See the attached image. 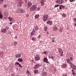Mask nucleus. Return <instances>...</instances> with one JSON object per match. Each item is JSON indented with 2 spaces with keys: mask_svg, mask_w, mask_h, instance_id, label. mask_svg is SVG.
Here are the masks:
<instances>
[{
  "mask_svg": "<svg viewBox=\"0 0 76 76\" xmlns=\"http://www.w3.org/2000/svg\"><path fill=\"white\" fill-rule=\"evenodd\" d=\"M17 55L18 58H19V57H20V56H21V54H18Z\"/></svg>",
  "mask_w": 76,
  "mask_h": 76,
  "instance_id": "c85d7f7f",
  "label": "nucleus"
},
{
  "mask_svg": "<svg viewBox=\"0 0 76 76\" xmlns=\"http://www.w3.org/2000/svg\"><path fill=\"white\" fill-rule=\"evenodd\" d=\"M56 2L58 4H61V3H64V1L63 0H58L56 1Z\"/></svg>",
  "mask_w": 76,
  "mask_h": 76,
  "instance_id": "39448f33",
  "label": "nucleus"
},
{
  "mask_svg": "<svg viewBox=\"0 0 76 76\" xmlns=\"http://www.w3.org/2000/svg\"><path fill=\"white\" fill-rule=\"evenodd\" d=\"M4 54V52L3 51H2L0 52V56H1V57H3V55Z\"/></svg>",
  "mask_w": 76,
  "mask_h": 76,
  "instance_id": "4468645a",
  "label": "nucleus"
},
{
  "mask_svg": "<svg viewBox=\"0 0 76 76\" xmlns=\"http://www.w3.org/2000/svg\"><path fill=\"white\" fill-rule=\"evenodd\" d=\"M32 1H30L28 3V6L27 8H29L31 6H32Z\"/></svg>",
  "mask_w": 76,
  "mask_h": 76,
  "instance_id": "20e7f679",
  "label": "nucleus"
},
{
  "mask_svg": "<svg viewBox=\"0 0 76 76\" xmlns=\"http://www.w3.org/2000/svg\"><path fill=\"white\" fill-rule=\"evenodd\" d=\"M76 66H75V65H73V68L74 69V70H76Z\"/></svg>",
  "mask_w": 76,
  "mask_h": 76,
  "instance_id": "ea45409f",
  "label": "nucleus"
},
{
  "mask_svg": "<svg viewBox=\"0 0 76 76\" xmlns=\"http://www.w3.org/2000/svg\"><path fill=\"white\" fill-rule=\"evenodd\" d=\"M47 23L52 25H53V22L52 21L48 20L47 22Z\"/></svg>",
  "mask_w": 76,
  "mask_h": 76,
  "instance_id": "f8f14e48",
  "label": "nucleus"
},
{
  "mask_svg": "<svg viewBox=\"0 0 76 76\" xmlns=\"http://www.w3.org/2000/svg\"><path fill=\"white\" fill-rule=\"evenodd\" d=\"M61 53V56H63V55H64L63 53Z\"/></svg>",
  "mask_w": 76,
  "mask_h": 76,
  "instance_id": "de8ad7c7",
  "label": "nucleus"
},
{
  "mask_svg": "<svg viewBox=\"0 0 76 76\" xmlns=\"http://www.w3.org/2000/svg\"><path fill=\"white\" fill-rule=\"evenodd\" d=\"M62 9H64V6H62Z\"/></svg>",
  "mask_w": 76,
  "mask_h": 76,
  "instance_id": "4d7b16f0",
  "label": "nucleus"
},
{
  "mask_svg": "<svg viewBox=\"0 0 76 76\" xmlns=\"http://www.w3.org/2000/svg\"><path fill=\"white\" fill-rule=\"evenodd\" d=\"M18 1V7H21L22 6V0H17Z\"/></svg>",
  "mask_w": 76,
  "mask_h": 76,
  "instance_id": "1a4fd4ad",
  "label": "nucleus"
},
{
  "mask_svg": "<svg viewBox=\"0 0 76 76\" xmlns=\"http://www.w3.org/2000/svg\"><path fill=\"white\" fill-rule=\"evenodd\" d=\"M50 58H52V60H54V57H53V55H50Z\"/></svg>",
  "mask_w": 76,
  "mask_h": 76,
  "instance_id": "f3484780",
  "label": "nucleus"
},
{
  "mask_svg": "<svg viewBox=\"0 0 76 76\" xmlns=\"http://www.w3.org/2000/svg\"><path fill=\"white\" fill-rule=\"evenodd\" d=\"M74 20L75 22H76V18H74Z\"/></svg>",
  "mask_w": 76,
  "mask_h": 76,
  "instance_id": "864d4df0",
  "label": "nucleus"
},
{
  "mask_svg": "<svg viewBox=\"0 0 76 76\" xmlns=\"http://www.w3.org/2000/svg\"><path fill=\"white\" fill-rule=\"evenodd\" d=\"M26 16L27 17H28V16H29L28 15H26Z\"/></svg>",
  "mask_w": 76,
  "mask_h": 76,
  "instance_id": "0e129e2a",
  "label": "nucleus"
},
{
  "mask_svg": "<svg viewBox=\"0 0 76 76\" xmlns=\"http://www.w3.org/2000/svg\"><path fill=\"white\" fill-rule=\"evenodd\" d=\"M57 27H54V30L55 31H57Z\"/></svg>",
  "mask_w": 76,
  "mask_h": 76,
  "instance_id": "c9c22d12",
  "label": "nucleus"
},
{
  "mask_svg": "<svg viewBox=\"0 0 76 76\" xmlns=\"http://www.w3.org/2000/svg\"><path fill=\"white\" fill-rule=\"evenodd\" d=\"M59 7V9H62V8H61V6H60Z\"/></svg>",
  "mask_w": 76,
  "mask_h": 76,
  "instance_id": "5fc2aeb1",
  "label": "nucleus"
},
{
  "mask_svg": "<svg viewBox=\"0 0 76 76\" xmlns=\"http://www.w3.org/2000/svg\"><path fill=\"white\" fill-rule=\"evenodd\" d=\"M69 60L71 61L72 62H73V57H70Z\"/></svg>",
  "mask_w": 76,
  "mask_h": 76,
  "instance_id": "4be33fe9",
  "label": "nucleus"
},
{
  "mask_svg": "<svg viewBox=\"0 0 76 76\" xmlns=\"http://www.w3.org/2000/svg\"><path fill=\"white\" fill-rule=\"evenodd\" d=\"M16 64L17 65H19V64H19V63L18 62H16Z\"/></svg>",
  "mask_w": 76,
  "mask_h": 76,
  "instance_id": "09e8293b",
  "label": "nucleus"
},
{
  "mask_svg": "<svg viewBox=\"0 0 76 76\" xmlns=\"http://www.w3.org/2000/svg\"><path fill=\"white\" fill-rule=\"evenodd\" d=\"M7 7V4H4V5L3 7L4 8L6 7Z\"/></svg>",
  "mask_w": 76,
  "mask_h": 76,
  "instance_id": "a19ab883",
  "label": "nucleus"
},
{
  "mask_svg": "<svg viewBox=\"0 0 76 76\" xmlns=\"http://www.w3.org/2000/svg\"><path fill=\"white\" fill-rule=\"evenodd\" d=\"M67 1V0H65V2H66Z\"/></svg>",
  "mask_w": 76,
  "mask_h": 76,
  "instance_id": "338daca9",
  "label": "nucleus"
},
{
  "mask_svg": "<svg viewBox=\"0 0 76 76\" xmlns=\"http://www.w3.org/2000/svg\"><path fill=\"white\" fill-rule=\"evenodd\" d=\"M67 65L66 64H64L63 65V67H64V68H66L67 67Z\"/></svg>",
  "mask_w": 76,
  "mask_h": 76,
  "instance_id": "cd10ccee",
  "label": "nucleus"
},
{
  "mask_svg": "<svg viewBox=\"0 0 76 76\" xmlns=\"http://www.w3.org/2000/svg\"><path fill=\"white\" fill-rule=\"evenodd\" d=\"M27 73H28V75H29L30 74V72H29V71H27V72H26Z\"/></svg>",
  "mask_w": 76,
  "mask_h": 76,
  "instance_id": "a18cd8bd",
  "label": "nucleus"
},
{
  "mask_svg": "<svg viewBox=\"0 0 76 76\" xmlns=\"http://www.w3.org/2000/svg\"><path fill=\"white\" fill-rule=\"evenodd\" d=\"M4 14L5 15H7V12H5Z\"/></svg>",
  "mask_w": 76,
  "mask_h": 76,
  "instance_id": "603ef678",
  "label": "nucleus"
},
{
  "mask_svg": "<svg viewBox=\"0 0 76 76\" xmlns=\"http://www.w3.org/2000/svg\"><path fill=\"white\" fill-rule=\"evenodd\" d=\"M31 40H32L33 41H35V40H36V38H35V37H32L31 38Z\"/></svg>",
  "mask_w": 76,
  "mask_h": 76,
  "instance_id": "bb28decb",
  "label": "nucleus"
},
{
  "mask_svg": "<svg viewBox=\"0 0 76 76\" xmlns=\"http://www.w3.org/2000/svg\"><path fill=\"white\" fill-rule=\"evenodd\" d=\"M39 15H36L35 16V18L36 19H38V18L39 17Z\"/></svg>",
  "mask_w": 76,
  "mask_h": 76,
  "instance_id": "a878e982",
  "label": "nucleus"
},
{
  "mask_svg": "<svg viewBox=\"0 0 76 76\" xmlns=\"http://www.w3.org/2000/svg\"><path fill=\"white\" fill-rule=\"evenodd\" d=\"M34 73L37 74V73H38V70H35L34 71Z\"/></svg>",
  "mask_w": 76,
  "mask_h": 76,
  "instance_id": "a211bd4d",
  "label": "nucleus"
},
{
  "mask_svg": "<svg viewBox=\"0 0 76 76\" xmlns=\"http://www.w3.org/2000/svg\"><path fill=\"white\" fill-rule=\"evenodd\" d=\"M67 63L69 64L70 65H72V62H71V61L69 59H67L66 60Z\"/></svg>",
  "mask_w": 76,
  "mask_h": 76,
  "instance_id": "6e6552de",
  "label": "nucleus"
},
{
  "mask_svg": "<svg viewBox=\"0 0 76 76\" xmlns=\"http://www.w3.org/2000/svg\"><path fill=\"white\" fill-rule=\"evenodd\" d=\"M60 6H61V7H62L63 5H60Z\"/></svg>",
  "mask_w": 76,
  "mask_h": 76,
  "instance_id": "bf43d9fd",
  "label": "nucleus"
},
{
  "mask_svg": "<svg viewBox=\"0 0 76 76\" xmlns=\"http://www.w3.org/2000/svg\"><path fill=\"white\" fill-rule=\"evenodd\" d=\"M40 58V56L38 55H36V57H35V60L36 61H38L39 60Z\"/></svg>",
  "mask_w": 76,
  "mask_h": 76,
  "instance_id": "9d476101",
  "label": "nucleus"
},
{
  "mask_svg": "<svg viewBox=\"0 0 76 76\" xmlns=\"http://www.w3.org/2000/svg\"><path fill=\"white\" fill-rule=\"evenodd\" d=\"M43 61L46 63H48V64H50V62L48 61V59H47V58H45L43 59Z\"/></svg>",
  "mask_w": 76,
  "mask_h": 76,
  "instance_id": "423d86ee",
  "label": "nucleus"
},
{
  "mask_svg": "<svg viewBox=\"0 0 76 76\" xmlns=\"http://www.w3.org/2000/svg\"><path fill=\"white\" fill-rule=\"evenodd\" d=\"M47 73L45 72L43 73L42 76H47Z\"/></svg>",
  "mask_w": 76,
  "mask_h": 76,
  "instance_id": "2eb2a0df",
  "label": "nucleus"
},
{
  "mask_svg": "<svg viewBox=\"0 0 76 76\" xmlns=\"http://www.w3.org/2000/svg\"><path fill=\"white\" fill-rule=\"evenodd\" d=\"M16 56H15V57H16V58H18V56H17V55H16Z\"/></svg>",
  "mask_w": 76,
  "mask_h": 76,
  "instance_id": "052dcab7",
  "label": "nucleus"
},
{
  "mask_svg": "<svg viewBox=\"0 0 76 76\" xmlns=\"http://www.w3.org/2000/svg\"><path fill=\"white\" fill-rule=\"evenodd\" d=\"M58 52H59L60 54H61V53H63V50L60 48L58 49Z\"/></svg>",
  "mask_w": 76,
  "mask_h": 76,
  "instance_id": "ddd939ff",
  "label": "nucleus"
},
{
  "mask_svg": "<svg viewBox=\"0 0 76 76\" xmlns=\"http://www.w3.org/2000/svg\"><path fill=\"white\" fill-rule=\"evenodd\" d=\"M17 12L19 13H25V11L23 9H19L17 10Z\"/></svg>",
  "mask_w": 76,
  "mask_h": 76,
  "instance_id": "7ed1b4c3",
  "label": "nucleus"
},
{
  "mask_svg": "<svg viewBox=\"0 0 76 76\" xmlns=\"http://www.w3.org/2000/svg\"><path fill=\"white\" fill-rule=\"evenodd\" d=\"M47 35H48V34H49V33L48 32H47L46 33Z\"/></svg>",
  "mask_w": 76,
  "mask_h": 76,
  "instance_id": "13d9d810",
  "label": "nucleus"
},
{
  "mask_svg": "<svg viewBox=\"0 0 76 76\" xmlns=\"http://www.w3.org/2000/svg\"><path fill=\"white\" fill-rule=\"evenodd\" d=\"M3 18V15L1 14V12H0V18L2 19Z\"/></svg>",
  "mask_w": 76,
  "mask_h": 76,
  "instance_id": "5701e85b",
  "label": "nucleus"
},
{
  "mask_svg": "<svg viewBox=\"0 0 76 76\" xmlns=\"http://www.w3.org/2000/svg\"><path fill=\"white\" fill-rule=\"evenodd\" d=\"M62 16H64V17H66V14L64 13H63V14L62 15Z\"/></svg>",
  "mask_w": 76,
  "mask_h": 76,
  "instance_id": "393cba45",
  "label": "nucleus"
},
{
  "mask_svg": "<svg viewBox=\"0 0 76 76\" xmlns=\"http://www.w3.org/2000/svg\"><path fill=\"white\" fill-rule=\"evenodd\" d=\"M73 75V76H76V73L75 72H74L73 73H72Z\"/></svg>",
  "mask_w": 76,
  "mask_h": 76,
  "instance_id": "49530a36",
  "label": "nucleus"
},
{
  "mask_svg": "<svg viewBox=\"0 0 76 76\" xmlns=\"http://www.w3.org/2000/svg\"><path fill=\"white\" fill-rule=\"evenodd\" d=\"M72 73H75V71H74V70L72 69Z\"/></svg>",
  "mask_w": 76,
  "mask_h": 76,
  "instance_id": "37998d69",
  "label": "nucleus"
},
{
  "mask_svg": "<svg viewBox=\"0 0 76 76\" xmlns=\"http://www.w3.org/2000/svg\"><path fill=\"white\" fill-rule=\"evenodd\" d=\"M33 32V33L34 34H35V28H34L33 29L32 31Z\"/></svg>",
  "mask_w": 76,
  "mask_h": 76,
  "instance_id": "b1692460",
  "label": "nucleus"
},
{
  "mask_svg": "<svg viewBox=\"0 0 76 76\" xmlns=\"http://www.w3.org/2000/svg\"><path fill=\"white\" fill-rule=\"evenodd\" d=\"M4 0H0V4H1L3 2V1Z\"/></svg>",
  "mask_w": 76,
  "mask_h": 76,
  "instance_id": "f704fd0d",
  "label": "nucleus"
},
{
  "mask_svg": "<svg viewBox=\"0 0 76 76\" xmlns=\"http://www.w3.org/2000/svg\"><path fill=\"white\" fill-rule=\"evenodd\" d=\"M43 53L44 54H47V52L46 51H45L44 52H43Z\"/></svg>",
  "mask_w": 76,
  "mask_h": 76,
  "instance_id": "79ce46f5",
  "label": "nucleus"
},
{
  "mask_svg": "<svg viewBox=\"0 0 76 76\" xmlns=\"http://www.w3.org/2000/svg\"><path fill=\"white\" fill-rule=\"evenodd\" d=\"M37 10H38V11L40 10V8H37Z\"/></svg>",
  "mask_w": 76,
  "mask_h": 76,
  "instance_id": "c03bdc74",
  "label": "nucleus"
},
{
  "mask_svg": "<svg viewBox=\"0 0 76 76\" xmlns=\"http://www.w3.org/2000/svg\"><path fill=\"white\" fill-rule=\"evenodd\" d=\"M31 36H32L33 35H35V34L34 33H33V32L32 31L31 33Z\"/></svg>",
  "mask_w": 76,
  "mask_h": 76,
  "instance_id": "2f4dec72",
  "label": "nucleus"
},
{
  "mask_svg": "<svg viewBox=\"0 0 76 76\" xmlns=\"http://www.w3.org/2000/svg\"><path fill=\"white\" fill-rule=\"evenodd\" d=\"M39 67H40V65L38 64H37L34 67V69H38Z\"/></svg>",
  "mask_w": 76,
  "mask_h": 76,
  "instance_id": "0eeeda50",
  "label": "nucleus"
},
{
  "mask_svg": "<svg viewBox=\"0 0 76 76\" xmlns=\"http://www.w3.org/2000/svg\"><path fill=\"white\" fill-rule=\"evenodd\" d=\"M18 61L20 62H22L23 61V59L22 58H19L18 59Z\"/></svg>",
  "mask_w": 76,
  "mask_h": 76,
  "instance_id": "dca6fc26",
  "label": "nucleus"
},
{
  "mask_svg": "<svg viewBox=\"0 0 76 76\" xmlns=\"http://www.w3.org/2000/svg\"><path fill=\"white\" fill-rule=\"evenodd\" d=\"M75 26H76V23H75Z\"/></svg>",
  "mask_w": 76,
  "mask_h": 76,
  "instance_id": "e2e57ef3",
  "label": "nucleus"
},
{
  "mask_svg": "<svg viewBox=\"0 0 76 76\" xmlns=\"http://www.w3.org/2000/svg\"><path fill=\"white\" fill-rule=\"evenodd\" d=\"M48 15L45 14L43 15V20L44 22L47 21L48 19Z\"/></svg>",
  "mask_w": 76,
  "mask_h": 76,
  "instance_id": "f03ea898",
  "label": "nucleus"
},
{
  "mask_svg": "<svg viewBox=\"0 0 76 76\" xmlns=\"http://www.w3.org/2000/svg\"><path fill=\"white\" fill-rule=\"evenodd\" d=\"M60 6V5L57 4V5H55L54 6V7H58Z\"/></svg>",
  "mask_w": 76,
  "mask_h": 76,
  "instance_id": "7c9ffc66",
  "label": "nucleus"
},
{
  "mask_svg": "<svg viewBox=\"0 0 76 76\" xmlns=\"http://www.w3.org/2000/svg\"><path fill=\"white\" fill-rule=\"evenodd\" d=\"M9 20H10V21H12L13 20H12V18L10 17L8 18Z\"/></svg>",
  "mask_w": 76,
  "mask_h": 76,
  "instance_id": "412c9836",
  "label": "nucleus"
},
{
  "mask_svg": "<svg viewBox=\"0 0 76 76\" xmlns=\"http://www.w3.org/2000/svg\"><path fill=\"white\" fill-rule=\"evenodd\" d=\"M55 39V38H53L52 39V41L53 42H54V39Z\"/></svg>",
  "mask_w": 76,
  "mask_h": 76,
  "instance_id": "473e14b6",
  "label": "nucleus"
},
{
  "mask_svg": "<svg viewBox=\"0 0 76 76\" xmlns=\"http://www.w3.org/2000/svg\"><path fill=\"white\" fill-rule=\"evenodd\" d=\"M15 37L16 39H17V36H15Z\"/></svg>",
  "mask_w": 76,
  "mask_h": 76,
  "instance_id": "680f3d73",
  "label": "nucleus"
},
{
  "mask_svg": "<svg viewBox=\"0 0 76 76\" xmlns=\"http://www.w3.org/2000/svg\"><path fill=\"white\" fill-rule=\"evenodd\" d=\"M59 31L60 32H61L63 31V30H62V28H59Z\"/></svg>",
  "mask_w": 76,
  "mask_h": 76,
  "instance_id": "aec40b11",
  "label": "nucleus"
},
{
  "mask_svg": "<svg viewBox=\"0 0 76 76\" xmlns=\"http://www.w3.org/2000/svg\"><path fill=\"white\" fill-rule=\"evenodd\" d=\"M17 70H18V69H17Z\"/></svg>",
  "mask_w": 76,
  "mask_h": 76,
  "instance_id": "774afa93",
  "label": "nucleus"
},
{
  "mask_svg": "<svg viewBox=\"0 0 76 76\" xmlns=\"http://www.w3.org/2000/svg\"><path fill=\"white\" fill-rule=\"evenodd\" d=\"M19 66V67H20V68H21V67H23V66H21V64H20L18 65Z\"/></svg>",
  "mask_w": 76,
  "mask_h": 76,
  "instance_id": "4c0bfd02",
  "label": "nucleus"
},
{
  "mask_svg": "<svg viewBox=\"0 0 76 76\" xmlns=\"http://www.w3.org/2000/svg\"><path fill=\"white\" fill-rule=\"evenodd\" d=\"M75 0H69V1L70 2H73V1H75Z\"/></svg>",
  "mask_w": 76,
  "mask_h": 76,
  "instance_id": "58836bf2",
  "label": "nucleus"
},
{
  "mask_svg": "<svg viewBox=\"0 0 76 76\" xmlns=\"http://www.w3.org/2000/svg\"><path fill=\"white\" fill-rule=\"evenodd\" d=\"M41 37V35H39V36H38V38H40V37Z\"/></svg>",
  "mask_w": 76,
  "mask_h": 76,
  "instance_id": "8fccbe9b",
  "label": "nucleus"
},
{
  "mask_svg": "<svg viewBox=\"0 0 76 76\" xmlns=\"http://www.w3.org/2000/svg\"><path fill=\"white\" fill-rule=\"evenodd\" d=\"M44 4H45V3H44V2H41V6H44Z\"/></svg>",
  "mask_w": 76,
  "mask_h": 76,
  "instance_id": "72a5a7b5",
  "label": "nucleus"
},
{
  "mask_svg": "<svg viewBox=\"0 0 76 76\" xmlns=\"http://www.w3.org/2000/svg\"><path fill=\"white\" fill-rule=\"evenodd\" d=\"M1 32L2 33H6L7 32V29L6 28H2L1 29Z\"/></svg>",
  "mask_w": 76,
  "mask_h": 76,
  "instance_id": "9b49d317",
  "label": "nucleus"
},
{
  "mask_svg": "<svg viewBox=\"0 0 76 76\" xmlns=\"http://www.w3.org/2000/svg\"><path fill=\"white\" fill-rule=\"evenodd\" d=\"M37 6L36 5H33L30 8L31 11H34L36 10Z\"/></svg>",
  "mask_w": 76,
  "mask_h": 76,
  "instance_id": "f257e3e1",
  "label": "nucleus"
},
{
  "mask_svg": "<svg viewBox=\"0 0 76 76\" xmlns=\"http://www.w3.org/2000/svg\"><path fill=\"white\" fill-rule=\"evenodd\" d=\"M48 29V28H47V27H45L44 28V30L45 31H47Z\"/></svg>",
  "mask_w": 76,
  "mask_h": 76,
  "instance_id": "c756f323",
  "label": "nucleus"
},
{
  "mask_svg": "<svg viewBox=\"0 0 76 76\" xmlns=\"http://www.w3.org/2000/svg\"><path fill=\"white\" fill-rule=\"evenodd\" d=\"M46 1V0H42V1L43 2H45V1Z\"/></svg>",
  "mask_w": 76,
  "mask_h": 76,
  "instance_id": "6e6d98bb",
  "label": "nucleus"
},
{
  "mask_svg": "<svg viewBox=\"0 0 76 76\" xmlns=\"http://www.w3.org/2000/svg\"><path fill=\"white\" fill-rule=\"evenodd\" d=\"M35 31H38V29H39V28H38V27L36 26V27H35Z\"/></svg>",
  "mask_w": 76,
  "mask_h": 76,
  "instance_id": "6ab92c4d",
  "label": "nucleus"
},
{
  "mask_svg": "<svg viewBox=\"0 0 76 76\" xmlns=\"http://www.w3.org/2000/svg\"><path fill=\"white\" fill-rule=\"evenodd\" d=\"M62 76H67V75L65 74V75H63Z\"/></svg>",
  "mask_w": 76,
  "mask_h": 76,
  "instance_id": "3c124183",
  "label": "nucleus"
},
{
  "mask_svg": "<svg viewBox=\"0 0 76 76\" xmlns=\"http://www.w3.org/2000/svg\"><path fill=\"white\" fill-rule=\"evenodd\" d=\"M14 45L16 46L17 45V42H15L14 43Z\"/></svg>",
  "mask_w": 76,
  "mask_h": 76,
  "instance_id": "e433bc0d",
  "label": "nucleus"
},
{
  "mask_svg": "<svg viewBox=\"0 0 76 76\" xmlns=\"http://www.w3.org/2000/svg\"><path fill=\"white\" fill-rule=\"evenodd\" d=\"M12 23L11 22L10 23V24H12Z\"/></svg>",
  "mask_w": 76,
  "mask_h": 76,
  "instance_id": "69168bd1",
  "label": "nucleus"
}]
</instances>
